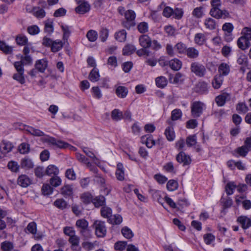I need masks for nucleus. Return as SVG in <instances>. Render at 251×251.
Masks as SVG:
<instances>
[{"label":"nucleus","mask_w":251,"mask_h":251,"mask_svg":"<svg viewBox=\"0 0 251 251\" xmlns=\"http://www.w3.org/2000/svg\"><path fill=\"white\" fill-rule=\"evenodd\" d=\"M35 67L38 71L44 73L48 67V61L46 59L38 60L36 61Z\"/></svg>","instance_id":"obj_14"},{"label":"nucleus","mask_w":251,"mask_h":251,"mask_svg":"<svg viewBox=\"0 0 251 251\" xmlns=\"http://www.w3.org/2000/svg\"><path fill=\"white\" fill-rule=\"evenodd\" d=\"M24 72H17L13 75V78L18 81L21 84L25 83V78L24 75Z\"/></svg>","instance_id":"obj_52"},{"label":"nucleus","mask_w":251,"mask_h":251,"mask_svg":"<svg viewBox=\"0 0 251 251\" xmlns=\"http://www.w3.org/2000/svg\"><path fill=\"white\" fill-rule=\"evenodd\" d=\"M13 146L12 144L9 142H3L0 146V149L4 153L5 155L6 153L11 151Z\"/></svg>","instance_id":"obj_31"},{"label":"nucleus","mask_w":251,"mask_h":251,"mask_svg":"<svg viewBox=\"0 0 251 251\" xmlns=\"http://www.w3.org/2000/svg\"><path fill=\"white\" fill-rule=\"evenodd\" d=\"M62 180L58 176H55L50 179V185L54 187H57L61 185Z\"/></svg>","instance_id":"obj_57"},{"label":"nucleus","mask_w":251,"mask_h":251,"mask_svg":"<svg viewBox=\"0 0 251 251\" xmlns=\"http://www.w3.org/2000/svg\"><path fill=\"white\" fill-rule=\"evenodd\" d=\"M249 151L244 146L236 148L234 151L233 154L237 157L241 156L243 157H245L249 152Z\"/></svg>","instance_id":"obj_23"},{"label":"nucleus","mask_w":251,"mask_h":251,"mask_svg":"<svg viewBox=\"0 0 251 251\" xmlns=\"http://www.w3.org/2000/svg\"><path fill=\"white\" fill-rule=\"evenodd\" d=\"M182 112L180 109H175L172 111L171 118L173 121H176L181 118Z\"/></svg>","instance_id":"obj_55"},{"label":"nucleus","mask_w":251,"mask_h":251,"mask_svg":"<svg viewBox=\"0 0 251 251\" xmlns=\"http://www.w3.org/2000/svg\"><path fill=\"white\" fill-rule=\"evenodd\" d=\"M204 25L206 28L209 29H214L216 28V23L212 18H208L205 20Z\"/></svg>","instance_id":"obj_58"},{"label":"nucleus","mask_w":251,"mask_h":251,"mask_svg":"<svg viewBox=\"0 0 251 251\" xmlns=\"http://www.w3.org/2000/svg\"><path fill=\"white\" fill-rule=\"evenodd\" d=\"M28 39L27 37L24 35H18L16 38L17 44L20 46L25 45L27 43Z\"/></svg>","instance_id":"obj_51"},{"label":"nucleus","mask_w":251,"mask_h":251,"mask_svg":"<svg viewBox=\"0 0 251 251\" xmlns=\"http://www.w3.org/2000/svg\"><path fill=\"white\" fill-rule=\"evenodd\" d=\"M233 25L230 23H226L223 25L222 29L225 32L224 38L226 42H229L233 39L232 32L233 30Z\"/></svg>","instance_id":"obj_4"},{"label":"nucleus","mask_w":251,"mask_h":251,"mask_svg":"<svg viewBox=\"0 0 251 251\" xmlns=\"http://www.w3.org/2000/svg\"><path fill=\"white\" fill-rule=\"evenodd\" d=\"M206 106L204 103L200 101H195L191 104V115L194 118L200 117L205 109Z\"/></svg>","instance_id":"obj_1"},{"label":"nucleus","mask_w":251,"mask_h":251,"mask_svg":"<svg viewBox=\"0 0 251 251\" xmlns=\"http://www.w3.org/2000/svg\"><path fill=\"white\" fill-rule=\"evenodd\" d=\"M190 70L192 73L199 77L203 76L206 73L205 66L198 62H194L191 64Z\"/></svg>","instance_id":"obj_2"},{"label":"nucleus","mask_w":251,"mask_h":251,"mask_svg":"<svg viewBox=\"0 0 251 251\" xmlns=\"http://www.w3.org/2000/svg\"><path fill=\"white\" fill-rule=\"evenodd\" d=\"M153 199L154 200H156L158 201L161 205H163V203L162 202L163 199H161V196H160V192L154 190V189H151L149 191Z\"/></svg>","instance_id":"obj_36"},{"label":"nucleus","mask_w":251,"mask_h":251,"mask_svg":"<svg viewBox=\"0 0 251 251\" xmlns=\"http://www.w3.org/2000/svg\"><path fill=\"white\" fill-rule=\"evenodd\" d=\"M115 39L121 42H125L126 38V32L124 29H122L115 33Z\"/></svg>","instance_id":"obj_40"},{"label":"nucleus","mask_w":251,"mask_h":251,"mask_svg":"<svg viewBox=\"0 0 251 251\" xmlns=\"http://www.w3.org/2000/svg\"><path fill=\"white\" fill-rule=\"evenodd\" d=\"M17 183L20 186L25 188L31 184V181L27 176L21 175L18 177Z\"/></svg>","instance_id":"obj_15"},{"label":"nucleus","mask_w":251,"mask_h":251,"mask_svg":"<svg viewBox=\"0 0 251 251\" xmlns=\"http://www.w3.org/2000/svg\"><path fill=\"white\" fill-rule=\"evenodd\" d=\"M195 91L202 94L208 91L207 84L204 81L199 82L195 86Z\"/></svg>","instance_id":"obj_17"},{"label":"nucleus","mask_w":251,"mask_h":251,"mask_svg":"<svg viewBox=\"0 0 251 251\" xmlns=\"http://www.w3.org/2000/svg\"><path fill=\"white\" fill-rule=\"evenodd\" d=\"M237 44L238 47L242 50H246L251 45L250 41L243 36L238 39Z\"/></svg>","instance_id":"obj_13"},{"label":"nucleus","mask_w":251,"mask_h":251,"mask_svg":"<svg viewBox=\"0 0 251 251\" xmlns=\"http://www.w3.org/2000/svg\"><path fill=\"white\" fill-rule=\"evenodd\" d=\"M136 50L135 47L130 44L126 45L123 49V54L128 55L133 53Z\"/></svg>","instance_id":"obj_44"},{"label":"nucleus","mask_w":251,"mask_h":251,"mask_svg":"<svg viewBox=\"0 0 251 251\" xmlns=\"http://www.w3.org/2000/svg\"><path fill=\"white\" fill-rule=\"evenodd\" d=\"M197 143V138L196 135H190L187 137L186 143L188 147H192L195 145Z\"/></svg>","instance_id":"obj_60"},{"label":"nucleus","mask_w":251,"mask_h":251,"mask_svg":"<svg viewBox=\"0 0 251 251\" xmlns=\"http://www.w3.org/2000/svg\"><path fill=\"white\" fill-rule=\"evenodd\" d=\"M53 188L49 184H44L42 187V193L45 196L51 194L53 192Z\"/></svg>","instance_id":"obj_49"},{"label":"nucleus","mask_w":251,"mask_h":251,"mask_svg":"<svg viewBox=\"0 0 251 251\" xmlns=\"http://www.w3.org/2000/svg\"><path fill=\"white\" fill-rule=\"evenodd\" d=\"M21 165L22 168L26 169H30L33 167L32 160L28 157H25L22 159Z\"/></svg>","instance_id":"obj_38"},{"label":"nucleus","mask_w":251,"mask_h":251,"mask_svg":"<svg viewBox=\"0 0 251 251\" xmlns=\"http://www.w3.org/2000/svg\"><path fill=\"white\" fill-rule=\"evenodd\" d=\"M27 32L30 35H36L39 33L40 29L39 27L36 25H33L29 26L27 29Z\"/></svg>","instance_id":"obj_63"},{"label":"nucleus","mask_w":251,"mask_h":251,"mask_svg":"<svg viewBox=\"0 0 251 251\" xmlns=\"http://www.w3.org/2000/svg\"><path fill=\"white\" fill-rule=\"evenodd\" d=\"M223 82V77L221 75H216L212 81V86L214 89H219Z\"/></svg>","instance_id":"obj_22"},{"label":"nucleus","mask_w":251,"mask_h":251,"mask_svg":"<svg viewBox=\"0 0 251 251\" xmlns=\"http://www.w3.org/2000/svg\"><path fill=\"white\" fill-rule=\"evenodd\" d=\"M121 232L123 235L127 239H130L134 236L133 232L127 226L124 227L121 230Z\"/></svg>","instance_id":"obj_43"},{"label":"nucleus","mask_w":251,"mask_h":251,"mask_svg":"<svg viewBox=\"0 0 251 251\" xmlns=\"http://www.w3.org/2000/svg\"><path fill=\"white\" fill-rule=\"evenodd\" d=\"M236 109L239 113L245 114L248 111L249 108L244 102H239L236 106Z\"/></svg>","instance_id":"obj_46"},{"label":"nucleus","mask_w":251,"mask_h":251,"mask_svg":"<svg viewBox=\"0 0 251 251\" xmlns=\"http://www.w3.org/2000/svg\"><path fill=\"white\" fill-rule=\"evenodd\" d=\"M47 142L50 145H52L54 147L61 149L66 148L69 146L68 143L60 140H57L53 137H50L47 140Z\"/></svg>","instance_id":"obj_6"},{"label":"nucleus","mask_w":251,"mask_h":251,"mask_svg":"<svg viewBox=\"0 0 251 251\" xmlns=\"http://www.w3.org/2000/svg\"><path fill=\"white\" fill-rule=\"evenodd\" d=\"M59 173V169L58 168L54 165H49L45 171V174L48 176H51L53 175L54 176H57Z\"/></svg>","instance_id":"obj_26"},{"label":"nucleus","mask_w":251,"mask_h":251,"mask_svg":"<svg viewBox=\"0 0 251 251\" xmlns=\"http://www.w3.org/2000/svg\"><path fill=\"white\" fill-rule=\"evenodd\" d=\"M90 5L86 2H82L75 8L76 13L83 14L87 12L90 10Z\"/></svg>","instance_id":"obj_21"},{"label":"nucleus","mask_w":251,"mask_h":251,"mask_svg":"<svg viewBox=\"0 0 251 251\" xmlns=\"http://www.w3.org/2000/svg\"><path fill=\"white\" fill-rule=\"evenodd\" d=\"M185 78V75L179 72L176 73L175 75L172 74L169 75L170 82L174 84L183 83Z\"/></svg>","instance_id":"obj_5"},{"label":"nucleus","mask_w":251,"mask_h":251,"mask_svg":"<svg viewBox=\"0 0 251 251\" xmlns=\"http://www.w3.org/2000/svg\"><path fill=\"white\" fill-rule=\"evenodd\" d=\"M26 130L30 134L36 136H43L44 135V133L41 130L36 129L32 126H28L26 129Z\"/></svg>","instance_id":"obj_33"},{"label":"nucleus","mask_w":251,"mask_h":251,"mask_svg":"<svg viewBox=\"0 0 251 251\" xmlns=\"http://www.w3.org/2000/svg\"><path fill=\"white\" fill-rule=\"evenodd\" d=\"M230 100V96L228 93H223L215 98V102L219 106H223L226 101Z\"/></svg>","instance_id":"obj_8"},{"label":"nucleus","mask_w":251,"mask_h":251,"mask_svg":"<svg viewBox=\"0 0 251 251\" xmlns=\"http://www.w3.org/2000/svg\"><path fill=\"white\" fill-rule=\"evenodd\" d=\"M185 54L189 58L196 59L199 56V51L194 47L187 48Z\"/></svg>","instance_id":"obj_16"},{"label":"nucleus","mask_w":251,"mask_h":251,"mask_svg":"<svg viewBox=\"0 0 251 251\" xmlns=\"http://www.w3.org/2000/svg\"><path fill=\"white\" fill-rule=\"evenodd\" d=\"M165 134L168 141H173L176 136L173 127L170 126L167 127L165 130Z\"/></svg>","instance_id":"obj_25"},{"label":"nucleus","mask_w":251,"mask_h":251,"mask_svg":"<svg viewBox=\"0 0 251 251\" xmlns=\"http://www.w3.org/2000/svg\"><path fill=\"white\" fill-rule=\"evenodd\" d=\"M100 213L102 217L109 220L112 216V209L108 207L103 206L101 208Z\"/></svg>","instance_id":"obj_32"},{"label":"nucleus","mask_w":251,"mask_h":251,"mask_svg":"<svg viewBox=\"0 0 251 251\" xmlns=\"http://www.w3.org/2000/svg\"><path fill=\"white\" fill-rule=\"evenodd\" d=\"M141 142L146 144L149 148H151L155 145V141L151 135L143 136L141 138Z\"/></svg>","instance_id":"obj_18"},{"label":"nucleus","mask_w":251,"mask_h":251,"mask_svg":"<svg viewBox=\"0 0 251 251\" xmlns=\"http://www.w3.org/2000/svg\"><path fill=\"white\" fill-rule=\"evenodd\" d=\"M0 50L5 54H11L13 51V47L8 46L4 42L0 41Z\"/></svg>","instance_id":"obj_39"},{"label":"nucleus","mask_w":251,"mask_h":251,"mask_svg":"<svg viewBox=\"0 0 251 251\" xmlns=\"http://www.w3.org/2000/svg\"><path fill=\"white\" fill-rule=\"evenodd\" d=\"M69 242L71 244V247L74 249L75 248L77 247L79 245L80 238L75 234L70 237Z\"/></svg>","instance_id":"obj_41"},{"label":"nucleus","mask_w":251,"mask_h":251,"mask_svg":"<svg viewBox=\"0 0 251 251\" xmlns=\"http://www.w3.org/2000/svg\"><path fill=\"white\" fill-rule=\"evenodd\" d=\"M92 202L95 207H99L103 206L105 204V199L104 196H99L93 199Z\"/></svg>","instance_id":"obj_28"},{"label":"nucleus","mask_w":251,"mask_h":251,"mask_svg":"<svg viewBox=\"0 0 251 251\" xmlns=\"http://www.w3.org/2000/svg\"><path fill=\"white\" fill-rule=\"evenodd\" d=\"M65 176L69 179L74 180L76 179V175L73 169H68L66 171Z\"/></svg>","instance_id":"obj_64"},{"label":"nucleus","mask_w":251,"mask_h":251,"mask_svg":"<svg viewBox=\"0 0 251 251\" xmlns=\"http://www.w3.org/2000/svg\"><path fill=\"white\" fill-rule=\"evenodd\" d=\"M54 205L57 208L64 209L67 206L66 201L62 199H57L54 202Z\"/></svg>","instance_id":"obj_54"},{"label":"nucleus","mask_w":251,"mask_h":251,"mask_svg":"<svg viewBox=\"0 0 251 251\" xmlns=\"http://www.w3.org/2000/svg\"><path fill=\"white\" fill-rule=\"evenodd\" d=\"M237 221L241 225L244 229H246L251 226V218H249L246 216H239L237 218Z\"/></svg>","instance_id":"obj_9"},{"label":"nucleus","mask_w":251,"mask_h":251,"mask_svg":"<svg viewBox=\"0 0 251 251\" xmlns=\"http://www.w3.org/2000/svg\"><path fill=\"white\" fill-rule=\"evenodd\" d=\"M86 37L90 42H93L97 40L98 33L95 30L91 29L87 32Z\"/></svg>","instance_id":"obj_47"},{"label":"nucleus","mask_w":251,"mask_h":251,"mask_svg":"<svg viewBox=\"0 0 251 251\" xmlns=\"http://www.w3.org/2000/svg\"><path fill=\"white\" fill-rule=\"evenodd\" d=\"M13 247V243L8 241H5L1 243L0 248L2 251H11Z\"/></svg>","instance_id":"obj_48"},{"label":"nucleus","mask_w":251,"mask_h":251,"mask_svg":"<svg viewBox=\"0 0 251 251\" xmlns=\"http://www.w3.org/2000/svg\"><path fill=\"white\" fill-rule=\"evenodd\" d=\"M128 93V89L124 86H116L115 93L118 98H125Z\"/></svg>","instance_id":"obj_12"},{"label":"nucleus","mask_w":251,"mask_h":251,"mask_svg":"<svg viewBox=\"0 0 251 251\" xmlns=\"http://www.w3.org/2000/svg\"><path fill=\"white\" fill-rule=\"evenodd\" d=\"M218 71L221 76H226L230 72V66L227 63H222L218 67Z\"/></svg>","instance_id":"obj_19"},{"label":"nucleus","mask_w":251,"mask_h":251,"mask_svg":"<svg viewBox=\"0 0 251 251\" xmlns=\"http://www.w3.org/2000/svg\"><path fill=\"white\" fill-rule=\"evenodd\" d=\"M112 119L116 121L121 120L123 118V114L119 109H115L111 112Z\"/></svg>","instance_id":"obj_34"},{"label":"nucleus","mask_w":251,"mask_h":251,"mask_svg":"<svg viewBox=\"0 0 251 251\" xmlns=\"http://www.w3.org/2000/svg\"><path fill=\"white\" fill-rule=\"evenodd\" d=\"M174 49L177 53L180 54H185L187 47L185 44L179 42L175 46Z\"/></svg>","instance_id":"obj_27"},{"label":"nucleus","mask_w":251,"mask_h":251,"mask_svg":"<svg viewBox=\"0 0 251 251\" xmlns=\"http://www.w3.org/2000/svg\"><path fill=\"white\" fill-rule=\"evenodd\" d=\"M75 226L80 228V231H82L88 227V222L84 219H79L76 221Z\"/></svg>","instance_id":"obj_30"},{"label":"nucleus","mask_w":251,"mask_h":251,"mask_svg":"<svg viewBox=\"0 0 251 251\" xmlns=\"http://www.w3.org/2000/svg\"><path fill=\"white\" fill-rule=\"evenodd\" d=\"M63 44L61 41L56 40L52 42L50 47L52 52H55L60 50L63 47Z\"/></svg>","instance_id":"obj_35"},{"label":"nucleus","mask_w":251,"mask_h":251,"mask_svg":"<svg viewBox=\"0 0 251 251\" xmlns=\"http://www.w3.org/2000/svg\"><path fill=\"white\" fill-rule=\"evenodd\" d=\"M81 200L85 204H89L93 201V196L89 193H85L81 195Z\"/></svg>","instance_id":"obj_45"},{"label":"nucleus","mask_w":251,"mask_h":251,"mask_svg":"<svg viewBox=\"0 0 251 251\" xmlns=\"http://www.w3.org/2000/svg\"><path fill=\"white\" fill-rule=\"evenodd\" d=\"M127 246L126 241H118L115 243L114 248L116 251H123Z\"/></svg>","instance_id":"obj_56"},{"label":"nucleus","mask_w":251,"mask_h":251,"mask_svg":"<svg viewBox=\"0 0 251 251\" xmlns=\"http://www.w3.org/2000/svg\"><path fill=\"white\" fill-rule=\"evenodd\" d=\"M210 14L213 17L216 19H220L224 15V17H226L228 13L226 11H222L219 7H212L210 11Z\"/></svg>","instance_id":"obj_10"},{"label":"nucleus","mask_w":251,"mask_h":251,"mask_svg":"<svg viewBox=\"0 0 251 251\" xmlns=\"http://www.w3.org/2000/svg\"><path fill=\"white\" fill-rule=\"evenodd\" d=\"M100 75L99 70L96 68H94L90 72L89 75V79L92 82H97L100 79Z\"/></svg>","instance_id":"obj_24"},{"label":"nucleus","mask_w":251,"mask_h":251,"mask_svg":"<svg viewBox=\"0 0 251 251\" xmlns=\"http://www.w3.org/2000/svg\"><path fill=\"white\" fill-rule=\"evenodd\" d=\"M176 160L178 163H183V165H189L191 162L190 157L183 151H180L176 155Z\"/></svg>","instance_id":"obj_7"},{"label":"nucleus","mask_w":251,"mask_h":251,"mask_svg":"<svg viewBox=\"0 0 251 251\" xmlns=\"http://www.w3.org/2000/svg\"><path fill=\"white\" fill-rule=\"evenodd\" d=\"M140 45L144 49L149 48L151 46V40L147 34L141 35L139 39Z\"/></svg>","instance_id":"obj_11"},{"label":"nucleus","mask_w":251,"mask_h":251,"mask_svg":"<svg viewBox=\"0 0 251 251\" xmlns=\"http://www.w3.org/2000/svg\"><path fill=\"white\" fill-rule=\"evenodd\" d=\"M206 39L205 35L201 33H197L194 38V41L196 44L201 46L205 42Z\"/></svg>","instance_id":"obj_37"},{"label":"nucleus","mask_w":251,"mask_h":251,"mask_svg":"<svg viewBox=\"0 0 251 251\" xmlns=\"http://www.w3.org/2000/svg\"><path fill=\"white\" fill-rule=\"evenodd\" d=\"M237 62L239 65L247 66L248 64V58L245 54L241 53L237 60Z\"/></svg>","instance_id":"obj_62"},{"label":"nucleus","mask_w":251,"mask_h":251,"mask_svg":"<svg viewBox=\"0 0 251 251\" xmlns=\"http://www.w3.org/2000/svg\"><path fill=\"white\" fill-rule=\"evenodd\" d=\"M95 230V234L98 237H104L106 234V228L104 222L100 221H96L93 224Z\"/></svg>","instance_id":"obj_3"},{"label":"nucleus","mask_w":251,"mask_h":251,"mask_svg":"<svg viewBox=\"0 0 251 251\" xmlns=\"http://www.w3.org/2000/svg\"><path fill=\"white\" fill-rule=\"evenodd\" d=\"M236 188V184L234 181L228 182L225 186V191L227 195L233 194V190Z\"/></svg>","instance_id":"obj_29"},{"label":"nucleus","mask_w":251,"mask_h":251,"mask_svg":"<svg viewBox=\"0 0 251 251\" xmlns=\"http://www.w3.org/2000/svg\"><path fill=\"white\" fill-rule=\"evenodd\" d=\"M169 66L174 71H178L182 67V62L177 58L171 60L169 62Z\"/></svg>","instance_id":"obj_20"},{"label":"nucleus","mask_w":251,"mask_h":251,"mask_svg":"<svg viewBox=\"0 0 251 251\" xmlns=\"http://www.w3.org/2000/svg\"><path fill=\"white\" fill-rule=\"evenodd\" d=\"M123 218L122 216L119 214L115 215L113 218L108 220V221L112 224L119 225L122 223Z\"/></svg>","instance_id":"obj_59"},{"label":"nucleus","mask_w":251,"mask_h":251,"mask_svg":"<svg viewBox=\"0 0 251 251\" xmlns=\"http://www.w3.org/2000/svg\"><path fill=\"white\" fill-rule=\"evenodd\" d=\"M26 229L30 233L35 234L37 231V225L36 223L34 222L29 223Z\"/></svg>","instance_id":"obj_61"},{"label":"nucleus","mask_w":251,"mask_h":251,"mask_svg":"<svg viewBox=\"0 0 251 251\" xmlns=\"http://www.w3.org/2000/svg\"><path fill=\"white\" fill-rule=\"evenodd\" d=\"M18 150L22 154L27 153L30 151V146L27 143H23L19 145Z\"/></svg>","instance_id":"obj_50"},{"label":"nucleus","mask_w":251,"mask_h":251,"mask_svg":"<svg viewBox=\"0 0 251 251\" xmlns=\"http://www.w3.org/2000/svg\"><path fill=\"white\" fill-rule=\"evenodd\" d=\"M178 183L176 180H170L167 184V188L170 191H174L178 188Z\"/></svg>","instance_id":"obj_53"},{"label":"nucleus","mask_w":251,"mask_h":251,"mask_svg":"<svg viewBox=\"0 0 251 251\" xmlns=\"http://www.w3.org/2000/svg\"><path fill=\"white\" fill-rule=\"evenodd\" d=\"M156 86L159 88H163L167 84V81L164 76H158L155 79Z\"/></svg>","instance_id":"obj_42"}]
</instances>
